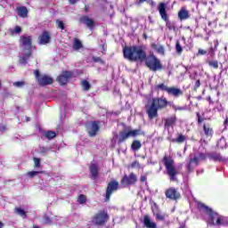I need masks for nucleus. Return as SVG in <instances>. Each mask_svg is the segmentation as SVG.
<instances>
[{"label": "nucleus", "mask_w": 228, "mask_h": 228, "mask_svg": "<svg viewBox=\"0 0 228 228\" xmlns=\"http://www.w3.org/2000/svg\"><path fill=\"white\" fill-rule=\"evenodd\" d=\"M166 28L169 29V31H175V24L172 23L171 21H166Z\"/></svg>", "instance_id": "nucleus-37"}, {"label": "nucleus", "mask_w": 228, "mask_h": 228, "mask_svg": "<svg viewBox=\"0 0 228 228\" xmlns=\"http://www.w3.org/2000/svg\"><path fill=\"white\" fill-rule=\"evenodd\" d=\"M151 213L153 214V216H155L157 222H165L167 218H168V214H163L161 211H159V207H158V204L153 203V206L151 207Z\"/></svg>", "instance_id": "nucleus-14"}, {"label": "nucleus", "mask_w": 228, "mask_h": 228, "mask_svg": "<svg viewBox=\"0 0 228 228\" xmlns=\"http://www.w3.org/2000/svg\"><path fill=\"white\" fill-rule=\"evenodd\" d=\"M218 45V43L216 45V46Z\"/></svg>", "instance_id": "nucleus-64"}, {"label": "nucleus", "mask_w": 228, "mask_h": 228, "mask_svg": "<svg viewBox=\"0 0 228 228\" xmlns=\"http://www.w3.org/2000/svg\"><path fill=\"white\" fill-rule=\"evenodd\" d=\"M209 54H210L211 56H215V48H213V46H211V47L209 48Z\"/></svg>", "instance_id": "nucleus-50"}, {"label": "nucleus", "mask_w": 228, "mask_h": 228, "mask_svg": "<svg viewBox=\"0 0 228 228\" xmlns=\"http://www.w3.org/2000/svg\"><path fill=\"white\" fill-rule=\"evenodd\" d=\"M33 228H40L39 226L37 225H34Z\"/></svg>", "instance_id": "nucleus-61"}, {"label": "nucleus", "mask_w": 228, "mask_h": 228, "mask_svg": "<svg viewBox=\"0 0 228 228\" xmlns=\"http://www.w3.org/2000/svg\"><path fill=\"white\" fill-rule=\"evenodd\" d=\"M78 204H86V196L84 194H80L77 198Z\"/></svg>", "instance_id": "nucleus-38"}, {"label": "nucleus", "mask_w": 228, "mask_h": 228, "mask_svg": "<svg viewBox=\"0 0 228 228\" xmlns=\"http://www.w3.org/2000/svg\"><path fill=\"white\" fill-rule=\"evenodd\" d=\"M198 54H200L201 56H204V54H208V51L202 50V49H199Z\"/></svg>", "instance_id": "nucleus-48"}, {"label": "nucleus", "mask_w": 228, "mask_h": 228, "mask_svg": "<svg viewBox=\"0 0 228 228\" xmlns=\"http://www.w3.org/2000/svg\"><path fill=\"white\" fill-rule=\"evenodd\" d=\"M197 99L198 101H200V99H202V96H198Z\"/></svg>", "instance_id": "nucleus-60"}, {"label": "nucleus", "mask_w": 228, "mask_h": 228, "mask_svg": "<svg viewBox=\"0 0 228 228\" xmlns=\"http://www.w3.org/2000/svg\"><path fill=\"white\" fill-rule=\"evenodd\" d=\"M1 86H3V84L1 83V80H0V88H1Z\"/></svg>", "instance_id": "nucleus-62"}, {"label": "nucleus", "mask_w": 228, "mask_h": 228, "mask_svg": "<svg viewBox=\"0 0 228 228\" xmlns=\"http://www.w3.org/2000/svg\"><path fill=\"white\" fill-rule=\"evenodd\" d=\"M138 4H143V3H147V0H138Z\"/></svg>", "instance_id": "nucleus-54"}, {"label": "nucleus", "mask_w": 228, "mask_h": 228, "mask_svg": "<svg viewBox=\"0 0 228 228\" xmlns=\"http://www.w3.org/2000/svg\"><path fill=\"white\" fill-rule=\"evenodd\" d=\"M140 181L142 183H147V175H141Z\"/></svg>", "instance_id": "nucleus-49"}, {"label": "nucleus", "mask_w": 228, "mask_h": 228, "mask_svg": "<svg viewBox=\"0 0 228 228\" xmlns=\"http://www.w3.org/2000/svg\"><path fill=\"white\" fill-rule=\"evenodd\" d=\"M19 45L23 51H28L23 56L20 57L19 63L20 65H28V61L33 56V36L23 34L20 37Z\"/></svg>", "instance_id": "nucleus-2"}, {"label": "nucleus", "mask_w": 228, "mask_h": 228, "mask_svg": "<svg viewBox=\"0 0 228 228\" xmlns=\"http://www.w3.org/2000/svg\"><path fill=\"white\" fill-rule=\"evenodd\" d=\"M51 42V34L47 31H43L42 35L39 37V44L41 45H45Z\"/></svg>", "instance_id": "nucleus-21"}, {"label": "nucleus", "mask_w": 228, "mask_h": 228, "mask_svg": "<svg viewBox=\"0 0 228 228\" xmlns=\"http://www.w3.org/2000/svg\"><path fill=\"white\" fill-rule=\"evenodd\" d=\"M177 124V116L173 114L164 118V127L165 129H170V127H174Z\"/></svg>", "instance_id": "nucleus-17"}, {"label": "nucleus", "mask_w": 228, "mask_h": 228, "mask_svg": "<svg viewBox=\"0 0 228 228\" xmlns=\"http://www.w3.org/2000/svg\"><path fill=\"white\" fill-rule=\"evenodd\" d=\"M44 224H53V220L49 216H45L44 217Z\"/></svg>", "instance_id": "nucleus-47"}, {"label": "nucleus", "mask_w": 228, "mask_h": 228, "mask_svg": "<svg viewBox=\"0 0 228 228\" xmlns=\"http://www.w3.org/2000/svg\"><path fill=\"white\" fill-rule=\"evenodd\" d=\"M151 49L156 51L159 54L165 55V47L161 45H157L156 43L151 44Z\"/></svg>", "instance_id": "nucleus-28"}, {"label": "nucleus", "mask_w": 228, "mask_h": 228, "mask_svg": "<svg viewBox=\"0 0 228 228\" xmlns=\"http://www.w3.org/2000/svg\"><path fill=\"white\" fill-rule=\"evenodd\" d=\"M17 15L21 19H27L29 11L26 6H17L16 7Z\"/></svg>", "instance_id": "nucleus-22"}, {"label": "nucleus", "mask_w": 228, "mask_h": 228, "mask_svg": "<svg viewBox=\"0 0 228 228\" xmlns=\"http://www.w3.org/2000/svg\"><path fill=\"white\" fill-rule=\"evenodd\" d=\"M22 33V28L20 26H16L14 29L12 30V35H20Z\"/></svg>", "instance_id": "nucleus-40"}, {"label": "nucleus", "mask_w": 228, "mask_h": 228, "mask_svg": "<svg viewBox=\"0 0 228 228\" xmlns=\"http://www.w3.org/2000/svg\"><path fill=\"white\" fill-rule=\"evenodd\" d=\"M156 90H161V92H167L168 95H173V97H181L184 95V93L181 88L175 87V86H171L168 87V86L165 85L164 83L159 84L156 86Z\"/></svg>", "instance_id": "nucleus-9"}, {"label": "nucleus", "mask_w": 228, "mask_h": 228, "mask_svg": "<svg viewBox=\"0 0 228 228\" xmlns=\"http://www.w3.org/2000/svg\"><path fill=\"white\" fill-rule=\"evenodd\" d=\"M38 174H44V171H28L27 173V175L30 179H33V177H37V175H38Z\"/></svg>", "instance_id": "nucleus-35"}, {"label": "nucleus", "mask_w": 228, "mask_h": 228, "mask_svg": "<svg viewBox=\"0 0 228 228\" xmlns=\"http://www.w3.org/2000/svg\"><path fill=\"white\" fill-rule=\"evenodd\" d=\"M142 37L144 38V40H147V38H149V36H147V33H143Z\"/></svg>", "instance_id": "nucleus-55"}, {"label": "nucleus", "mask_w": 228, "mask_h": 228, "mask_svg": "<svg viewBox=\"0 0 228 228\" xmlns=\"http://www.w3.org/2000/svg\"><path fill=\"white\" fill-rule=\"evenodd\" d=\"M200 88V80H196L194 86H193V92H197Z\"/></svg>", "instance_id": "nucleus-45"}, {"label": "nucleus", "mask_w": 228, "mask_h": 228, "mask_svg": "<svg viewBox=\"0 0 228 228\" xmlns=\"http://www.w3.org/2000/svg\"><path fill=\"white\" fill-rule=\"evenodd\" d=\"M172 143H184L186 142V136L183 134H177V137L171 140Z\"/></svg>", "instance_id": "nucleus-27"}, {"label": "nucleus", "mask_w": 228, "mask_h": 228, "mask_svg": "<svg viewBox=\"0 0 228 228\" xmlns=\"http://www.w3.org/2000/svg\"><path fill=\"white\" fill-rule=\"evenodd\" d=\"M227 125H228V117H226V118L224 121V127H227Z\"/></svg>", "instance_id": "nucleus-53"}, {"label": "nucleus", "mask_w": 228, "mask_h": 228, "mask_svg": "<svg viewBox=\"0 0 228 228\" xmlns=\"http://www.w3.org/2000/svg\"><path fill=\"white\" fill-rule=\"evenodd\" d=\"M199 161H200L199 156H194L192 159H190L187 165L188 172H193V167H191V164L194 163L196 167H199Z\"/></svg>", "instance_id": "nucleus-26"}, {"label": "nucleus", "mask_w": 228, "mask_h": 228, "mask_svg": "<svg viewBox=\"0 0 228 228\" xmlns=\"http://www.w3.org/2000/svg\"><path fill=\"white\" fill-rule=\"evenodd\" d=\"M25 120H26V122H29V121L31 120V118L26 117V118H25Z\"/></svg>", "instance_id": "nucleus-58"}, {"label": "nucleus", "mask_w": 228, "mask_h": 228, "mask_svg": "<svg viewBox=\"0 0 228 228\" xmlns=\"http://www.w3.org/2000/svg\"><path fill=\"white\" fill-rule=\"evenodd\" d=\"M166 199L169 200H179L181 192L175 187H169L165 191Z\"/></svg>", "instance_id": "nucleus-15"}, {"label": "nucleus", "mask_w": 228, "mask_h": 228, "mask_svg": "<svg viewBox=\"0 0 228 228\" xmlns=\"http://www.w3.org/2000/svg\"><path fill=\"white\" fill-rule=\"evenodd\" d=\"M12 85H13V86L20 88L21 86H24V85H26V83H24L23 81H17V82H14Z\"/></svg>", "instance_id": "nucleus-46"}, {"label": "nucleus", "mask_w": 228, "mask_h": 228, "mask_svg": "<svg viewBox=\"0 0 228 228\" xmlns=\"http://www.w3.org/2000/svg\"><path fill=\"white\" fill-rule=\"evenodd\" d=\"M34 74L36 76V79L39 85V86H47V85H53L54 83V80L53 77L47 76V75H40V70L36 69L34 71Z\"/></svg>", "instance_id": "nucleus-12"}, {"label": "nucleus", "mask_w": 228, "mask_h": 228, "mask_svg": "<svg viewBox=\"0 0 228 228\" xmlns=\"http://www.w3.org/2000/svg\"><path fill=\"white\" fill-rule=\"evenodd\" d=\"M108 220H110V215L108 214V211L103 209L94 214V216L92 217V224H94V225L102 227V225H106Z\"/></svg>", "instance_id": "nucleus-8"}, {"label": "nucleus", "mask_w": 228, "mask_h": 228, "mask_svg": "<svg viewBox=\"0 0 228 228\" xmlns=\"http://www.w3.org/2000/svg\"><path fill=\"white\" fill-rule=\"evenodd\" d=\"M83 42H81L77 37H74L73 49L75 51H79L80 49H83Z\"/></svg>", "instance_id": "nucleus-29"}, {"label": "nucleus", "mask_w": 228, "mask_h": 228, "mask_svg": "<svg viewBox=\"0 0 228 228\" xmlns=\"http://www.w3.org/2000/svg\"><path fill=\"white\" fill-rule=\"evenodd\" d=\"M170 102L165 97L153 98L151 105H146V113L150 120H152L158 117V111L166 110L168 108Z\"/></svg>", "instance_id": "nucleus-4"}, {"label": "nucleus", "mask_w": 228, "mask_h": 228, "mask_svg": "<svg viewBox=\"0 0 228 228\" xmlns=\"http://www.w3.org/2000/svg\"><path fill=\"white\" fill-rule=\"evenodd\" d=\"M158 11L159 12V15L165 22H167L168 20V13L167 12V4L165 3H159L158 6Z\"/></svg>", "instance_id": "nucleus-18"}, {"label": "nucleus", "mask_w": 228, "mask_h": 228, "mask_svg": "<svg viewBox=\"0 0 228 228\" xmlns=\"http://www.w3.org/2000/svg\"><path fill=\"white\" fill-rule=\"evenodd\" d=\"M79 22L80 24H85L86 28L93 29L95 28V21L92 19H90L86 15H83L82 17L79 18Z\"/></svg>", "instance_id": "nucleus-19"}, {"label": "nucleus", "mask_w": 228, "mask_h": 228, "mask_svg": "<svg viewBox=\"0 0 228 228\" xmlns=\"http://www.w3.org/2000/svg\"><path fill=\"white\" fill-rule=\"evenodd\" d=\"M89 174L90 178L95 181L99 177V166L95 163L91 164L89 167Z\"/></svg>", "instance_id": "nucleus-20"}, {"label": "nucleus", "mask_w": 228, "mask_h": 228, "mask_svg": "<svg viewBox=\"0 0 228 228\" xmlns=\"http://www.w3.org/2000/svg\"><path fill=\"white\" fill-rule=\"evenodd\" d=\"M14 213L16 215H19L20 216H21V218H26V210L20 208H14Z\"/></svg>", "instance_id": "nucleus-33"}, {"label": "nucleus", "mask_w": 228, "mask_h": 228, "mask_svg": "<svg viewBox=\"0 0 228 228\" xmlns=\"http://www.w3.org/2000/svg\"><path fill=\"white\" fill-rule=\"evenodd\" d=\"M43 136L47 140H53V138H56V132L48 130L43 133Z\"/></svg>", "instance_id": "nucleus-31"}, {"label": "nucleus", "mask_w": 228, "mask_h": 228, "mask_svg": "<svg viewBox=\"0 0 228 228\" xmlns=\"http://www.w3.org/2000/svg\"><path fill=\"white\" fill-rule=\"evenodd\" d=\"M137 182L138 177L134 173H130L129 175H125L121 179V184L124 186V188L133 186V184H136Z\"/></svg>", "instance_id": "nucleus-13"}, {"label": "nucleus", "mask_w": 228, "mask_h": 228, "mask_svg": "<svg viewBox=\"0 0 228 228\" xmlns=\"http://www.w3.org/2000/svg\"><path fill=\"white\" fill-rule=\"evenodd\" d=\"M86 129L90 138L97 136V134L101 130V122L99 121H90L86 124Z\"/></svg>", "instance_id": "nucleus-11"}, {"label": "nucleus", "mask_w": 228, "mask_h": 228, "mask_svg": "<svg viewBox=\"0 0 228 228\" xmlns=\"http://www.w3.org/2000/svg\"><path fill=\"white\" fill-rule=\"evenodd\" d=\"M190 18V12L186 8L183 7L178 12L179 20H187Z\"/></svg>", "instance_id": "nucleus-25"}, {"label": "nucleus", "mask_w": 228, "mask_h": 228, "mask_svg": "<svg viewBox=\"0 0 228 228\" xmlns=\"http://www.w3.org/2000/svg\"><path fill=\"white\" fill-rule=\"evenodd\" d=\"M55 23H56L58 29H62V30L65 29V23H63L62 20H56Z\"/></svg>", "instance_id": "nucleus-39"}, {"label": "nucleus", "mask_w": 228, "mask_h": 228, "mask_svg": "<svg viewBox=\"0 0 228 228\" xmlns=\"http://www.w3.org/2000/svg\"><path fill=\"white\" fill-rule=\"evenodd\" d=\"M33 161H34V168H40V167H41L40 159L35 157L33 159Z\"/></svg>", "instance_id": "nucleus-42"}, {"label": "nucleus", "mask_w": 228, "mask_h": 228, "mask_svg": "<svg viewBox=\"0 0 228 228\" xmlns=\"http://www.w3.org/2000/svg\"><path fill=\"white\" fill-rule=\"evenodd\" d=\"M123 57L128 61H140L141 63L144 61L145 67L151 72L163 70L161 61L154 54L147 55V52L142 46L126 45L123 47Z\"/></svg>", "instance_id": "nucleus-1"}, {"label": "nucleus", "mask_w": 228, "mask_h": 228, "mask_svg": "<svg viewBox=\"0 0 228 228\" xmlns=\"http://www.w3.org/2000/svg\"><path fill=\"white\" fill-rule=\"evenodd\" d=\"M82 88L85 92H88L92 88V85L88 80H81Z\"/></svg>", "instance_id": "nucleus-32"}, {"label": "nucleus", "mask_w": 228, "mask_h": 228, "mask_svg": "<svg viewBox=\"0 0 228 228\" xmlns=\"http://www.w3.org/2000/svg\"><path fill=\"white\" fill-rule=\"evenodd\" d=\"M198 159H200V161H206V159H208V155L206 153H199L198 155Z\"/></svg>", "instance_id": "nucleus-44"}, {"label": "nucleus", "mask_w": 228, "mask_h": 228, "mask_svg": "<svg viewBox=\"0 0 228 228\" xmlns=\"http://www.w3.org/2000/svg\"><path fill=\"white\" fill-rule=\"evenodd\" d=\"M131 149L134 152H137V151L142 149V142H140V140H134L131 144Z\"/></svg>", "instance_id": "nucleus-30"}, {"label": "nucleus", "mask_w": 228, "mask_h": 228, "mask_svg": "<svg viewBox=\"0 0 228 228\" xmlns=\"http://www.w3.org/2000/svg\"><path fill=\"white\" fill-rule=\"evenodd\" d=\"M208 101L209 104H213V100H211V96H208Z\"/></svg>", "instance_id": "nucleus-56"}, {"label": "nucleus", "mask_w": 228, "mask_h": 228, "mask_svg": "<svg viewBox=\"0 0 228 228\" xmlns=\"http://www.w3.org/2000/svg\"><path fill=\"white\" fill-rule=\"evenodd\" d=\"M85 12H86V13H88V12H89V9H88L87 5H85Z\"/></svg>", "instance_id": "nucleus-57"}, {"label": "nucleus", "mask_w": 228, "mask_h": 228, "mask_svg": "<svg viewBox=\"0 0 228 228\" xmlns=\"http://www.w3.org/2000/svg\"><path fill=\"white\" fill-rule=\"evenodd\" d=\"M175 51L176 54H178L179 56L183 54V46L181 45V43L179 41H176L175 43Z\"/></svg>", "instance_id": "nucleus-36"}, {"label": "nucleus", "mask_w": 228, "mask_h": 228, "mask_svg": "<svg viewBox=\"0 0 228 228\" xmlns=\"http://www.w3.org/2000/svg\"><path fill=\"white\" fill-rule=\"evenodd\" d=\"M208 159H211L212 161H218L219 163L225 161V159L222 156V154L216 151L208 154Z\"/></svg>", "instance_id": "nucleus-24"}, {"label": "nucleus", "mask_w": 228, "mask_h": 228, "mask_svg": "<svg viewBox=\"0 0 228 228\" xmlns=\"http://www.w3.org/2000/svg\"><path fill=\"white\" fill-rule=\"evenodd\" d=\"M93 61H94V63H101L102 65H104V60H102L101 57H95L93 56L92 57Z\"/></svg>", "instance_id": "nucleus-41"}, {"label": "nucleus", "mask_w": 228, "mask_h": 228, "mask_svg": "<svg viewBox=\"0 0 228 228\" xmlns=\"http://www.w3.org/2000/svg\"><path fill=\"white\" fill-rule=\"evenodd\" d=\"M119 186L120 184L116 180H112L107 184L104 194L105 202L111 200V196L118 190Z\"/></svg>", "instance_id": "nucleus-10"}, {"label": "nucleus", "mask_w": 228, "mask_h": 228, "mask_svg": "<svg viewBox=\"0 0 228 228\" xmlns=\"http://www.w3.org/2000/svg\"><path fill=\"white\" fill-rule=\"evenodd\" d=\"M131 168H142V165H140L138 160H134L131 163Z\"/></svg>", "instance_id": "nucleus-43"}, {"label": "nucleus", "mask_w": 228, "mask_h": 228, "mask_svg": "<svg viewBox=\"0 0 228 228\" xmlns=\"http://www.w3.org/2000/svg\"><path fill=\"white\" fill-rule=\"evenodd\" d=\"M72 71L64 70L59 77H57L56 81L61 86H64V85H67V83H69V80L70 79V77H72Z\"/></svg>", "instance_id": "nucleus-16"}, {"label": "nucleus", "mask_w": 228, "mask_h": 228, "mask_svg": "<svg viewBox=\"0 0 228 228\" xmlns=\"http://www.w3.org/2000/svg\"><path fill=\"white\" fill-rule=\"evenodd\" d=\"M133 136L134 138H136V136H145V132L142 130V128H137L134 130H121L119 131V135L118 139V143L120 145L121 143H124L126 140L131 138Z\"/></svg>", "instance_id": "nucleus-7"}, {"label": "nucleus", "mask_w": 228, "mask_h": 228, "mask_svg": "<svg viewBox=\"0 0 228 228\" xmlns=\"http://www.w3.org/2000/svg\"><path fill=\"white\" fill-rule=\"evenodd\" d=\"M143 225L146 228H158V224L151 220V216L149 215H145L143 216Z\"/></svg>", "instance_id": "nucleus-23"}, {"label": "nucleus", "mask_w": 228, "mask_h": 228, "mask_svg": "<svg viewBox=\"0 0 228 228\" xmlns=\"http://www.w3.org/2000/svg\"><path fill=\"white\" fill-rule=\"evenodd\" d=\"M4 223L0 221V228H4Z\"/></svg>", "instance_id": "nucleus-59"}, {"label": "nucleus", "mask_w": 228, "mask_h": 228, "mask_svg": "<svg viewBox=\"0 0 228 228\" xmlns=\"http://www.w3.org/2000/svg\"><path fill=\"white\" fill-rule=\"evenodd\" d=\"M197 208L199 211H202L208 216V224L210 225H216L217 227L224 226L225 222V216L215 212L213 208L208 207L202 202H198Z\"/></svg>", "instance_id": "nucleus-3"}, {"label": "nucleus", "mask_w": 228, "mask_h": 228, "mask_svg": "<svg viewBox=\"0 0 228 228\" xmlns=\"http://www.w3.org/2000/svg\"><path fill=\"white\" fill-rule=\"evenodd\" d=\"M79 0H69V4H76Z\"/></svg>", "instance_id": "nucleus-52"}, {"label": "nucleus", "mask_w": 228, "mask_h": 228, "mask_svg": "<svg viewBox=\"0 0 228 228\" xmlns=\"http://www.w3.org/2000/svg\"><path fill=\"white\" fill-rule=\"evenodd\" d=\"M208 65L211 69H215V70H216V69H218V61L216 60L208 61Z\"/></svg>", "instance_id": "nucleus-34"}, {"label": "nucleus", "mask_w": 228, "mask_h": 228, "mask_svg": "<svg viewBox=\"0 0 228 228\" xmlns=\"http://www.w3.org/2000/svg\"><path fill=\"white\" fill-rule=\"evenodd\" d=\"M151 5L154 6V2H151Z\"/></svg>", "instance_id": "nucleus-63"}, {"label": "nucleus", "mask_w": 228, "mask_h": 228, "mask_svg": "<svg viewBox=\"0 0 228 228\" xmlns=\"http://www.w3.org/2000/svg\"><path fill=\"white\" fill-rule=\"evenodd\" d=\"M223 227H228V217H224V223L223 224Z\"/></svg>", "instance_id": "nucleus-51"}, {"label": "nucleus", "mask_w": 228, "mask_h": 228, "mask_svg": "<svg viewBox=\"0 0 228 228\" xmlns=\"http://www.w3.org/2000/svg\"><path fill=\"white\" fill-rule=\"evenodd\" d=\"M196 117H197L198 126H202V131L200 134L202 136H205V138H213L215 134V129L213 128V124L209 122H204V120H206V118L202 117L200 115V112L199 111L196 112Z\"/></svg>", "instance_id": "nucleus-6"}, {"label": "nucleus", "mask_w": 228, "mask_h": 228, "mask_svg": "<svg viewBox=\"0 0 228 228\" xmlns=\"http://www.w3.org/2000/svg\"><path fill=\"white\" fill-rule=\"evenodd\" d=\"M162 163L166 168L167 175L169 177L171 183H177V175H179V170L175 167V161L171 156L165 155L162 159Z\"/></svg>", "instance_id": "nucleus-5"}]
</instances>
